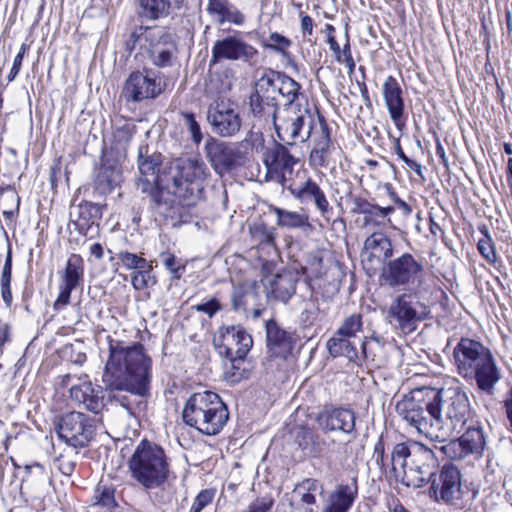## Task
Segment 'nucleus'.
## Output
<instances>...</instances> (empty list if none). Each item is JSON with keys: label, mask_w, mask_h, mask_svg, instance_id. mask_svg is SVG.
Wrapping results in <instances>:
<instances>
[{"label": "nucleus", "mask_w": 512, "mask_h": 512, "mask_svg": "<svg viewBox=\"0 0 512 512\" xmlns=\"http://www.w3.org/2000/svg\"><path fill=\"white\" fill-rule=\"evenodd\" d=\"M13 327L9 320L0 319V356L4 352V347L11 343L13 336Z\"/></svg>", "instance_id": "nucleus-59"}, {"label": "nucleus", "mask_w": 512, "mask_h": 512, "mask_svg": "<svg viewBox=\"0 0 512 512\" xmlns=\"http://www.w3.org/2000/svg\"><path fill=\"white\" fill-rule=\"evenodd\" d=\"M256 293L245 285H235L231 293V305L234 311L246 313L248 311V300L254 298Z\"/></svg>", "instance_id": "nucleus-43"}, {"label": "nucleus", "mask_w": 512, "mask_h": 512, "mask_svg": "<svg viewBox=\"0 0 512 512\" xmlns=\"http://www.w3.org/2000/svg\"><path fill=\"white\" fill-rule=\"evenodd\" d=\"M206 166L197 159L179 160L172 175L171 192L182 206H194L203 193Z\"/></svg>", "instance_id": "nucleus-8"}, {"label": "nucleus", "mask_w": 512, "mask_h": 512, "mask_svg": "<svg viewBox=\"0 0 512 512\" xmlns=\"http://www.w3.org/2000/svg\"><path fill=\"white\" fill-rule=\"evenodd\" d=\"M207 120L212 131L221 137L236 135L242 126L238 106L228 98H217L209 105Z\"/></svg>", "instance_id": "nucleus-13"}, {"label": "nucleus", "mask_w": 512, "mask_h": 512, "mask_svg": "<svg viewBox=\"0 0 512 512\" xmlns=\"http://www.w3.org/2000/svg\"><path fill=\"white\" fill-rule=\"evenodd\" d=\"M159 259L164 267L172 274L173 279H180L185 270V264L173 253L165 251L159 254Z\"/></svg>", "instance_id": "nucleus-47"}, {"label": "nucleus", "mask_w": 512, "mask_h": 512, "mask_svg": "<svg viewBox=\"0 0 512 512\" xmlns=\"http://www.w3.org/2000/svg\"><path fill=\"white\" fill-rule=\"evenodd\" d=\"M297 278L290 271H282L272 277L267 287V294L287 303L296 290Z\"/></svg>", "instance_id": "nucleus-32"}, {"label": "nucleus", "mask_w": 512, "mask_h": 512, "mask_svg": "<svg viewBox=\"0 0 512 512\" xmlns=\"http://www.w3.org/2000/svg\"><path fill=\"white\" fill-rule=\"evenodd\" d=\"M228 418L226 405L217 393L211 391L192 394L182 411V419L186 425L208 436L220 433Z\"/></svg>", "instance_id": "nucleus-4"}, {"label": "nucleus", "mask_w": 512, "mask_h": 512, "mask_svg": "<svg viewBox=\"0 0 512 512\" xmlns=\"http://www.w3.org/2000/svg\"><path fill=\"white\" fill-rule=\"evenodd\" d=\"M358 497L357 477L336 485L328 498V505L338 512H348Z\"/></svg>", "instance_id": "nucleus-29"}, {"label": "nucleus", "mask_w": 512, "mask_h": 512, "mask_svg": "<svg viewBox=\"0 0 512 512\" xmlns=\"http://www.w3.org/2000/svg\"><path fill=\"white\" fill-rule=\"evenodd\" d=\"M395 211L394 206L381 207L378 204L362 200L356 204L355 213L363 215V226L374 228L393 227L390 215Z\"/></svg>", "instance_id": "nucleus-26"}, {"label": "nucleus", "mask_w": 512, "mask_h": 512, "mask_svg": "<svg viewBox=\"0 0 512 512\" xmlns=\"http://www.w3.org/2000/svg\"><path fill=\"white\" fill-rule=\"evenodd\" d=\"M408 470L404 473L401 483L407 487L421 488L430 483L434 475L437 459L432 449L422 443L414 446Z\"/></svg>", "instance_id": "nucleus-14"}, {"label": "nucleus", "mask_w": 512, "mask_h": 512, "mask_svg": "<svg viewBox=\"0 0 512 512\" xmlns=\"http://www.w3.org/2000/svg\"><path fill=\"white\" fill-rule=\"evenodd\" d=\"M117 258L128 270L138 271L141 269H146V267L151 265V263H149L145 258L128 251H120L117 254Z\"/></svg>", "instance_id": "nucleus-49"}, {"label": "nucleus", "mask_w": 512, "mask_h": 512, "mask_svg": "<svg viewBox=\"0 0 512 512\" xmlns=\"http://www.w3.org/2000/svg\"><path fill=\"white\" fill-rule=\"evenodd\" d=\"M93 504L112 508L116 505L114 489L106 485H97L93 496Z\"/></svg>", "instance_id": "nucleus-51"}, {"label": "nucleus", "mask_w": 512, "mask_h": 512, "mask_svg": "<svg viewBox=\"0 0 512 512\" xmlns=\"http://www.w3.org/2000/svg\"><path fill=\"white\" fill-rule=\"evenodd\" d=\"M27 50H28L27 45L22 44L17 55L14 58L12 68L7 76L9 82H12L19 74V72L21 70V66H22V61H23V58H24Z\"/></svg>", "instance_id": "nucleus-61"}, {"label": "nucleus", "mask_w": 512, "mask_h": 512, "mask_svg": "<svg viewBox=\"0 0 512 512\" xmlns=\"http://www.w3.org/2000/svg\"><path fill=\"white\" fill-rule=\"evenodd\" d=\"M363 329V320H362V314L360 313H354L342 321L339 328L336 330L338 332V335L340 336H347L350 338H354L357 336L359 332H361Z\"/></svg>", "instance_id": "nucleus-46"}, {"label": "nucleus", "mask_w": 512, "mask_h": 512, "mask_svg": "<svg viewBox=\"0 0 512 512\" xmlns=\"http://www.w3.org/2000/svg\"><path fill=\"white\" fill-rule=\"evenodd\" d=\"M182 123L191 134L192 140L195 144L202 141V132L199 123L196 121L194 113L181 112Z\"/></svg>", "instance_id": "nucleus-53"}, {"label": "nucleus", "mask_w": 512, "mask_h": 512, "mask_svg": "<svg viewBox=\"0 0 512 512\" xmlns=\"http://www.w3.org/2000/svg\"><path fill=\"white\" fill-rule=\"evenodd\" d=\"M258 54L256 48L237 36H227L217 40L211 50L210 63L215 65L223 60L251 61Z\"/></svg>", "instance_id": "nucleus-18"}, {"label": "nucleus", "mask_w": 512, "mask_h": 512, "mask_svg": "<svg viewBox=\"0 0 512 512\" xmlns=\"http://www.w3.org/2000/svg\"><path fill=\"white\" fill-rule=\"evenodd\" d=\"M467 454L480 455L486 445L484 433L481 427H469L460 437Z\"/></svg>", "instance_id": "nucleus-40"}, {"label": "nucleus", "mask_w": 512, "mask_h": 512, "mask_svg": "<svg viewBox=\"0 0 512 512\" xmlns=\"http://www.w3.org/2000/svg\"><path fill=\"white\" fill-rule=\"evenodd\" d=\"M101 217L102 211L99 204L84 201L77 206V218L74 224L81 234L86 235Z\"/></svg>", "instance_id": "nucleus-36"}, {"label": "nucleus", "mask_w": 512, "mask_h": 512, "mask_svg": "<svg viewBox=\"0 0 512 512\" xmlns=\"http://www.w3.org/2000/svg\"><path fill=\"white\" fill-rule=\"evenodd\" d=\"M268 43L265 47L281 54L285 58H290L288 49L292 45V42L287 37L283 36L278 32H272L268 37Z\"/></svg>", "instance_id": "nucleus-48"}, {"label": "nucleus", "mask_w": 512, "mask_h": 512, "mask_svg": "<svg viewBox=\"0 0 512 512\" xmlns=\"http://www.w3.org/2000/svg\"><path fill=\"white\" fill-rule=\"evenodd\" d=\"M448 439L447 443L441 447V451L450 459H463L468 454L460 438Z\"/></svg>", "instance_id": "nucleus-52"}, {"label": "nucleus", "mask_w": 512, "mask_h": 512, "mask_svg": "<svg viewBox=\"0 0 512 512\" xmlns=\"http://www.w3.org/2000/svg\"><path fill=\"white\" fill-rule=\"evenodd\" d=\"M207 153L213 162L225 163L226 145L223 142L212 140L206 145Z\"/></svg>", "instance_id": "nucleus-57"}, {"label": "nucleus", "mask_w": 512, "mask_h": 512, "mask_svg": "<svg viewBox=\"0 0 512 512\" xmlns=\"http://www.w3.org/2000/svg\"><path fill=\"white\" fill-rule=\"evenodd\" d=\"M317 490V481L305 479L296 485L291 493H286L276 512H313L312 506L316 503L314 491Z\"/></svg>", "instance_id": "nucleus-19"}, {"label": "nucleus", "mask_w": 512, "mask_h": 512, "mask_svg": "<svg viewBox=\"0 0 512 512\" xmlns=\"http://www.w3.org/2000/svg\"><path fill=\"white\" fill-rule=\"evenodd\" d=\"M418 442H401L394 445L390 456V470L395 479L401 482L404 473L408 470L414 446Z\"/></svg>", "instance_id": "nucleus-35"}, {"label": "nucleus", "mask_w": 512, "mask_h": 512, "mask_svg": "<svg viewBox=\"0 0 512 512\" xmlns=\"http://www.w3.org/2000/svg\"><path fill=\"white\" fill-rule=\"evenodd\" d=\"M128 466L131 477L146 489L158 488L168 478L169 464L165 451L145 439L137 445Z\"/></svg>", "instance_id": "nucleus-5"}, {"label": "nucleus", "mask_w": 512, "mask_h": 512, "mask_svg": "<svg viewBox=\"0 0 512 512\" xmlns=\"http://www.w3.org/2000/svg\"><path fill=\"white\" fill-rule=\"evenodd\" d=\"M265 329L269 357L286 359L296 342L294 334L281 328L273 319L266 321Z\"/></svg>", "instance_id": "nucleus-23"}, {"label": "nucleus", "mask_w": 512, "mask_h": 512, "mask_svg": "<svg viewBox=\"0 0 512 512\" xmlns=\"http://www.w3.org/2000/svg\"><path fill=\"white\" fill-rule=\"evenodd\" d=\"M214 497L215 490L213 489L200 491L190 507V512H201L205 507L212 503Z\"/></svg>", "instance_id": "nucleus-56"}, {"label": "nucleus", "mask_w": 512, "mask_h": 512, "mask_svg": "<svg viewBox=\"0 0 512 512\" xmlns=\"http://www.w3.org/2000/svg\"><path fill=\"white\" fill-rule=\"evenodd\" d=\"M249 105L253 117L264 125H274L281 109L278 107L276 98L260 97L259 95L257 97L250 96Z\"/></svg>", "instance_id": "nucleus-33"}, {"label": "nucleus", "mask_w": 512, "mask_h": 512, "mask_svg": "<svg viewBox=\"0 0 512 512\" xmlns=\"http://www.w3.org/2000/svg\"><path fill=\"white\" fill-rule=\"evenodd\" d=\"M252 235L260 244L272 245L275 241L276 233L274 228L261 223L253 227Z\"/></svg>", "instance_id": "nucleus-55"}, {"label": "nucleus", "mask_w": 512, "mask_h": 512, "mask_svg": "<svg viewBox=\"0 0 512 512\" xmlns=\"http://www.w3.org/2000/svg\"><path fill=\"white\" fill-rule=\"evenodd\" d=\"M168 79L159 71L144 69L130 74L126 80L124 92L128 100L140 102L155 99L167 88Z\"/></svg>", "instance_id": "nucleus-11"}, {"label": "nucleus", "mask_w": 512, "mask_h": 512, "mask_svg": "<svg viewBox=\"0 0 512 512\" xmlns=\"http://www.w3.org/2000/svg\"><path fill=\"white\" fill-rule=\"evenodd\" d=\"M148 59L158 68L171 67L177 58V46H169L166 51H148Z\"/></svg>", "instance_id": "nucleus-45"}, {"label": "nucleus", "mask_w": 512, "mask_h": 512, "mask_svg": "<svg viewBox=\"0 0 512 512\" xmlns=\"http://www.w3.org/2000/svg\"><path fill=\"white\" fill-rule=\"evenodd\" d=\"M381 93L391 121L398 130L405 127L404 97L400 82L392 75L385 78Z\"/></svg>", "instance_id": "nucleus-20"}, {"label": "nucleus", "mask_w": 512, "mask_h": 512, "mask_svg": "<svg viewBox=\"0 0 512 512\" xmlns=\"http://www.w3.org/2000/svg\"><path fill=\"white\" fill-rule=\"evenodd\" d=\"M277 72L262 75L255 84V91L251 96L276 98Z\"/></svg>", "instance_id": "nucleus-44"}, {"label": "nucleus", "mask_w": 512, "mask_h": 512, "mask_svg": "<svg viewBox=\"0 0 512 512\" xmlns=\"http://www.w3.org/2000/svg\"><path fill=\"white\" fill-rule=\"evenodd\" d=\"M481 231L484 232V237L479 239L477 248H478L480 254L488 262H494L496 260V253H495L492 239L490 238V236L488 234V230L485 226L483 227V229H481Z\"/></svg>", "instance_id": "nucleus-54"}, {"label": "nucleus", "mask_w": 512, "mask_h": 512, "mask_svg": "<svg viewBox=\"0 0 512 512\" xmlns=\"http://www.w3.org/2000/svg\"><path fill=\"white\" fill-rule=\"evenodd\" d=\"M214 343L219 354L234 363L246 357L253 345V340L242 326L237 325L222 327Z\"/></svg>", "instance_id": "nucleus-16"}, {"label": "nucleus", "mask_w": 512, "mask_h": 512, "mask_svg": "<svg viewBox=\"0 0 512 512\" xmlns=\"http://www.w3.org/2000/svg\"><path fill=\"white\" fill-rule=\"evenodd\" d=\"M262 163L266 169L265 179L285 186L287 178L293 173L294 166L298 163L286 144L273 141L267 145L261 155Z\"/></svg>", "instance_id": "nucleus-12"}, {"label": "nucleus", "mask_w": 512, "mask_h": 512, "mask_svg": "<svg viewBox=\"0 0 512 512\" xmlns=\"http://www.w3.org/2000/svg\"><path fill=\"white\" fill-rule=\"evenodd\" d=\"M69 391L72 400L82 404L93 413L100 412L104 406V392L102 388L93 385L86 374H81L78 377V384H73Z\"/></svg>", "instance_id": "nucleus-24"}, {"label": "nucleus", "mask_w": 512, "mask_h": 512, "mask_svg": "<svg viewBox=\"0 0 512 512\" xmlns=\"http://www.w3.org/2000/svg\"><path fill=\"white\" fill-rule=\"evenodd\" d=\"M184 0H140V16L149 20L165 18L179 10Z\"/></svg>", "instance_id": "nucleus-34"}, {"label": "nucleus", "mask_w": 512, "mask_h": 512, "mask_svg": "<svg viewBox=\"0 0 512 512\" xmlns=\"http://www.w3.org/2000/svg\"><path fill=\"white\" fill-rule=\"evenodd\" d=\"M144 35L147 44L146 51H166L169 46H176L173 35L165 27H139L131 37L137 38Z\"/></svg>", "instance_id": "nucleus-30"}, {"label": "nucleus", "mask_w": 512, "mask_h": 512, "mask_svg": "<svg viewBox=\"0 0 512 512\" xmlns=\"http://www.w3.org/2000/svg\"><path fill=\"white\" fill-rule=\"evenodd\" d=\"M345 38H346V41L340 50L341 59H342L341 63L345 64V66L348 69V73H353L355 70L356 64H355V61L352 56L351 47H350V38H349L348 32L345 33Z\"/></svg>", "instance_id": "nucleus-60"}, {"label": "nucleus", "mask_w": 512, "mask_h": 512, "mask_svg": "<svg viewBox=\"0 0 512 512\" xmlns=\"http://www.w3.org/2000/svg\"><path fill=\"white\" fill-rule=\"evenodd\" d=\"M12 279V249L8 245L6 259L2 268L0 284L11 285Z\"/></svg>", "instance_id": "nucleus-62"}, {"label": "nucleus", "mask_w": 512, "mask_h": 512, "mask_svg": "<svg viewBox=\"0 0 512 512\" xmlns=\"http://www.w3.org/2000/svg\"><path fill=\"white\" fill-rule=\"evenodd\" d=\"M57 433L60 439L71 447L82 448L93 438L95 426L87 415L73 411L62 416Z\"/></svg>", "instance_id": "nucleus-15"}, {"label": "nucleus", "mask_w": 512, "mask_h": 512, "mask_svg": "<svg viewBox=\"0 0 512 512\" xmlns=\"http://www.w3.org/2000/svg\"><path fill=\"white\" fill-rule=\"evenodd\" d=\"M291 192L294 197L301 202L313 201L321 216L329 220L333 208L330 206L323 190L311 178H308L297 189Z\"/></svg>", "instance_id": "nucleus-27"}, {"label": "nucleus", "mask_w": 512, "mask_h": 512, "mask_svg": "<svg viewBox=\"0 0 512 512\" xmlns=\"http://www.w3.org/2000/svg\"><path fill=\"white\" fill-rule=\"evenodd\" d=\"M121 182V169L116 165L104 163L98 170L94 183L97 191L108 194Z\"/></svg>", "instance_id": "nucleus-37"}, {"label": "nucleus", "mask_w": 512, "mask_h": 512, "mask_svg": "<svg viewBox=\"0 0 512 512\" xmlns=\"http://www.w3.org/2000/svg\"><path fill=\"white\" fill-rule=\"evenodd\" d=\"M273 505V499L263 497L252 502L245 512H269Z\"/></svg>", "instance_id": "nucleus-64"}, {"label": "nucleus", "mask_w": 512, "mask_h": 512, "mask_svg": "<svg viewBox=\"0 0 512 512\" xmlns=\"http://www.w3.org/2000/svg\"><path fill=\"white\" fill-rule=\"evenodd\" d=\"M146 193L150 197V202L153 209L160 215H169V211L172 208V202L169 197V192H165L159 187V183L151 185V190L141 191Z\"/></svg>", "instance_id": "nucleus-42"}, {"label": "nucleus", "mask_w": 512, "mask_h": 512, "mask_svg": "<svg viewBox=\"0 0 512 512\" xmlns=\"http://www.w3.org/2000/svg\"><path fill=\"white\" fill-rule=\"evenodd\" d=\"M310 138H312L313 147L309 155V165L313 168L326 167L334 144L331 140L330 128L323 116L318 115V126Z\"/></svg>", "instance_id": "nucleus-22"}, {"label": "nucleus", "mask_w": 512, "mask_h": 512, "mask_svg": "<svg viewBox=\"0 0 512 512\" xmlns=\"http://www.w3.org/2000/svg\"><path fill=\"white\" fill-rule=\"evenodd\" d=\"M396 411L411 427L437 442L461 433L471 416L469 398L459 384L412 389L398 401Z\"/></svg>", "instance_id": "nucleus-1"}, {"label": "nucleus", "mask_w": 512, "mask_h": 512, "mask_svg": "<svg viewBox=\"0 0 512 512\" xmlns=\"http://www.w3.org/2000/svg\"><path fill=\"white\" fill-rule=\"evenodd\" d=\"M326 347L333 358L345 357L353 362L358 359V351L351 338L340 336L338 332H335L333 337L327 341Z\"/></svg>", "instance_id": "nucleus-38"}, {"label": "nucleus", "mask_w": 512, "mask_h": 512, "mask_svg": "<svg viewBox=\"0 0 512 512\" xmlns=\"http://www.w3.org/2000/svg\"><path fill=\"white\" fill-rule=\"evenodd\" d=\"M271 211L276 215L277 225L289 229L309 226L308 216L296 211H289L279 207H272Z\"/></svg>", "instance_id": "nucleus-39"}, {"label": "nucleus", "mask_w": 512, "mask_h": 512, "mask_svg": "<svg viewBox=\"0 0 512 512\" xmlns=\"http://www.w3.org/2000/svg\"><path fill=\"white\" fill-rule=\"evenodd\" d=\"M137 165L140 174L137 180L138 189L151 190V185L159 183L162 155L157 152L149 153L147 146H141L138 151Z\"/></svg>", "instance_id": "nucleus-25"}, {"label": "nucleus", "mask_w": 512, "mask_h": 512, "mask_svg": "<svg viewBox=\"0 0 512 512\" xmlns=\"http://www.w3.org/2000/svg\"><path fill=\"white\" fill-rule=\"evenodd\" d=\"M206 12L220 25L231 23L242 26L246 21L245 15L230 0H208Z\"/></svg>", "instance_id": "nucleus-28"}, {"label": "nucleus", "mask_w": 512, "mask_h": 512, "mask_svg": "<svg viewBox=\"0 0 512 512\" xmlns=\"http://www.w3.org/2000/svg\"><path fill=\"white\" fill-rule=\"evenodd\" d=\"M452 355L457 373L467 383H475L478 390L487 395L495 393L502 374L489 348L478 340L463 337Z\"/></svg>", "instance_id": "nucleus-3"}, {"label": "nucleus", "mask_w": 512, "mask_h": 512, "mask_svg": "<svg viewBox=\"0 0 512 512\" xmlns=\"http://www.w3.org/2000/svg\"><path fill=\"white\" fill-rule=\"evenodd\" d=\"M430 314V306L422 293L410 290L393 298L386 312V320L394 329L410 334Z\"/></svg>", "instance_id": "nucleus-6"}, {"label": "nucleus", "mask_w": 512, "mask_h": 512, "mask_svg": "<svg viewBox=\"0 0 512 512\" xmlns=\"http://www.w3.org/2000/svg\"><path fill=\"white\" fill-rule=\"evenodd\" d=\"M317 126L318 121L307 105L292 103L283 105L273 125L279 140L287 145L306 142Z\"/></svg>", "instance_id": "nucleus-7"}, {"label": "nucleus", "mask_w": 512, "mask_h": 512, "mask_svg": "<svg viewBox=\"0 0 512 512\" xmlns=\"http://www.w3.org/2000/svg\"><path fill=\"white\" fill-rule=\"evenodd\" d=\"M300 89V84L293 78L277 72L276 93L285 98L286 103L298 104L296 100L300 94Z\"/></svg>", "instance_id": "nucleus-41"}, {"label": "nucleus", "mask_w": 512, "mask_h": 512, "mask_svg": "<svg viewBox=\"0 0 512 512\" xmlns=\"http://www.w3.org/2000/svg\"><path fill=\"white\" fill-rule=\"evenodd\" d=\"M152 269V265H150L146 269L134 271L131 274V284L135 290H144L148 286L155 284L156 281L152 276Z\"/></svg>", "instance_id": "nucleus-50"}, {"label": "nucleus", "mask_w": 512, "mask_h": 512, "mask_svg": "<svg viewBox=\"0 0 512 512\" xmlns=\"http://www.w3.org/2000/svg\"><path fill=\"white\" fill-rule=\"evenodd\" d=\"M151 371L152 360L142 344L126 345L109 338V357L102 376L107 388L146 396L149 393Z\"/></svg>", "instance_id": "nucleus-2"}, {"label": "nucleus", "mask_w": 512, "mask_h": 512, "mask_svg": "<svg viewBox=\"0 0 512 512\" xmlns=\"http://www.w3.org/2000/svg\"><path fill=\"white\" fill-rule=\"evenodd\" d=\"M424 275V265L410 253H403L387 261L379 276L380 283L391 289L409 286L420 282Z\"/></svg>", "instance_id": "nucleus-9"}, {"label": "nucleus", "mask_w": 512, "mask_h": 512, "mask_svg": "<svg viewBox=\"0 0 512 512\" xmlns=\"http://www.w3.org/2000/svg\"><path fill=\"white\" fill-rule=\"evenodd\" d=\"M84 277V260L79 254H72L67 260L66 267L59 287V295L55 301L56 308L69 304L71 293L75 290Z\"/></svg>", "instance_id": "nucleus-21"}, {"label": "nucleus", "mask_w": 512, "mask_h": 512, "mask_svg": "<svg viewBox=\"0 0 512 512\" xmlns=\"http://www.w3.org/2000/svg\"><path fill=\"white\" fill-rule=\"evenodd\" d=\"M316 422L326 434L341 433L355 440L358 437L356 429V414L352 409L345 407H325L317 415Z\"/></svg>", "instance_id": "nucleus-17"}, {"label": "nucleus", "mask_w": 512, "mask_h": 512, "mask_svg": "<svg viewBox=\"0 0 512 512\" xmlns=\"http://www.w3.org/2000/svg\"><path fill=\"white\" fill-rule=\"evenodd\" d=\"M430 493L437 502L462 507L468 492L462 485L460 470L453 464H444L430 481Z\"/></svg>", "instance_id": "nucleus-10"}, {"label": "nucleus", "mask_w": 512, "mask_h": 512, "mask_svg": "<svg viewBox=\"0 0 512 512\" xmlns=\"http://www.w3.org/2000/svg\"><path fill=\"white\" fill-rule=\"evenodd\" d=\"M315 433L308 428H301L296 434V442L299 447L307 452L310 449V443L314 440Z\"/></svg>", "instance_id": "nucleus-63"}, {"label": "nucleus", "mask_w": 512, "mask_h": 512, "mask_svg": "<svg viewBox=\"0 0 512 512\" xmlns=\"http://www.w3.org/2000/svg\"><path fill=\"white\" fill-rule=\"evenodd\" d=\"M243 142L252 150H255L256 152L261 151V154L263 153V150L266 148L264 135L259 130L255 131L254 129H251L247 133Z\"/></svg>", "instance_id": "nucleus-58"}, {"label": "nucleus", "mask_w": 512, "mask_h": 512, "mask_svg": "<svg viewBox=\"0 0 512 512\" xmlns=\"http://www.w3.org/2000/svg\"><path fill=\"white\" fill-rule=\"evenodd\" d=\"M364 251L368 259L377 258L383 265L393 256V245L391 239L381 231H375L364 241Z\"/></svg>", "instance_id": "nucleus-31"}]
</instances>
